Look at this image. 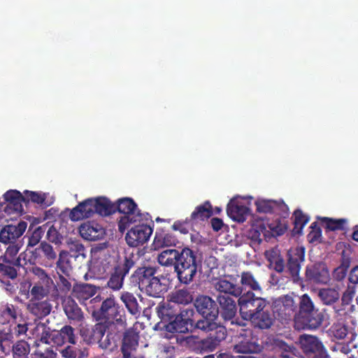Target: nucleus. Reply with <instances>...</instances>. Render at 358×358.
<instances>
[{
	"label": "nucleus",
	"mask_w": 358,
	"mask_h": 358,
	"mask_svg": "<svg viewBox=\"0 0 358 358\" xmlns=\"http://www.w3.org/2000/svg\"><path fill=\"white\" fill-rule=\"evenodd\" d=\"M157 259L162 266H174L180 281L185 284L192 281L197 271L195 257L189 248H184L180 252L174 249L165 250Z\"/></svg>",
	"instance_id": "nucleus-1"
},
{
	"label": "nucleus",
	"mask_w": 358,
	"mask_h": 358,
	"mask_svg": "<svg viewBox=\"0 0 358 358\" xmlns=\"http://www.w3.org/2000/svg\"><path fill=\"white\" fill-rule=\"evenodd\" d=\"M115 207L105 197L88 199L73 208L70 213L73 221H78L92 216L94 213L108 215L113 213Z\"/></svg>",
	"instance_id": "nucleus-2"
},
{
	"label": "nucleus",
	"mask_w": 358,
	"mask_h": 358,
	"mask_svg": "<svg viewBox=\"0 0 358 358\" xmlns=\"http://www.w3.org/2000/svg\"><path fill=\"white\" fill-rule=\"evenodd\" d=\"M157 312L164 322L159 324L169 333H186L188 331L189 323L191 321L192 310H185L178 315H174L169 306L160 305Z\"/></svg>",
	"instance_id": "nucleus-3"
},
{
	"label": "nucleus",
	"mask_w": 358,
	"mask_h": 358,
	"mask_svg": "<svg viewBox=\"0 0 358 358\" xmlns=\"http://www.w3.org/2000/svg\"><path fill=\"white\" fill-rule=\"evenodd\" d=\"M286 230L287 224L284 220L259 218L254 221L249 231V236L253 241L261 242L263 239L280 236Z\"/></svg>",
	"instance_id": "nucleus-4"
},
{
	"label": "nucleus",
	"mask_w": 358,
	"mask_h": 358,
	"mask_svg": "<svg viewBox=\"0 0 358 358\" xmlns=\"http://www.w3.org/2000/svg\"><path fill=\"white\" fill-rule=\"evenodd\" d=\"M117 208L124 215L120 218L118 227L123 233L132 224H137L148 219L147 214L141 213L136 203L130 198H122L117 201Z\"/></svg>",
	"instance_id": "nucleus-5"
},
{
	"label": "nucleus",
	"mask_w": 358,
	"mask_h": 358,
	"mask_svg": "<svg viewBox=\"0 0 358 358\" xmlns=\"http://www.w3.org/2000/svg\"><path fill=\"white\" fill-rule=\"evenodd\" d=\"M252 196H235L229 201L227 206V213L234 221L243 222L250 214L249 205Z\"/></svg>",
	"instance_id": "nucleus-6"
},
{
	"label": "nucleus",
	"mask_w": 358,
	"mask_h": 358,
	"mask_svg": "<svg viewBox=\"0 0 358 358\" xmlns=\"http://www.w3.org/2000/svg\"><path fill=\"white\" fill-rule=\"evenodd\" d=\"M154 274V268H145L139 278V287L149 296L159 297L160 294L166 290V286L162 283L159 279L155 276Z\"/></svg>",
	"instance_id": "nucleus-7"
},
{
	"label": "nucleus",
	"mask_w": 358,
	"mask_h": 358,
	"mask_svg": "<svg viewBox=\"0 0 358 358\" xmlns=\"http://www.w3.org/2000/svg\"><path fill=\"white\" fill-rule=\"evenodd\" d=\"M113 261V258L105 250H92L89 264L90 273L94 277L101 278L110 268Z\"/></svg>",
	"instance_id": "nucleus-8"
},
{
	"label": "nucleus",
	"mask_w": 358,
	"mask_h": 358,
	"mask_svg": "<svg viewBox=\"0 0 358 358\" xmlns=\"http://www.w3.org/2000/svg\"><path fill=\"white\" fill-rule=\"evenodd\" d=\"M266 301L260 297H255L254 293L248 292L238 299L240 314L243 319L248 320L255 311L264 310Z\"/></svg>",
	"instance_id": "nucleus-9"
},
{
	"label": "nucleus",
	"mask_w": 358,
	"mask_h": 358,
	"mask_svg": "<svg viewBox=\"0 0 358 358\" xmlns=\"http://www.w3.org/2000/svg\"><path fill=\"white\" fill-rule=\"evenodd\" d=\"M132 227L127 233L125 240L130 247L143 245L149 240L152 229L143 221Z\"/></svg>",
	"instance_id": "nucleus-10"
},
{
	"label": "nucleus",
	"mask_w": 358,
	"mask_h": 358,
	"mask_svg": "<svg viewBox=\"0 0 358 358\" xmlns=\"http://www.w3.org/2000/svg\"><path fill=\"white\" fill-rule=\"evenodd\" d=\"M133 265V261L128 257H124L120 259L119 264L115 266V272L108 282V287L114 290L120 289L122 287L124 276Z\"/></svg>",
	"instance_id": "nucleus-11"
},
{
	"label": "nucleus",
	"mask_w": 358,
	"mask_h": 358,
	"mask_svg": "<svg viewBox=\"0 0 358 358\" xmlns=\"http://www.w3.org/2000/svg\"><path fill=\"white\" fill-rule=\"evenodd\" d=\"M79 332L85 343L92 344L101 339L105 334V327L100 323L96 324L94 327H90L85 322H81L79 326Z\"/></svg>",
	"instance_id": "nucleus-12"
},
{
	"label": "nucleus",
	"mask_w": 358,
	"mask_h": 358,
	"mask_svg": "<svg viewBox=\"0 0 358 358\" xmlns=\"http://www.w3.org/2000/svg\"><path fill=\"white\" fill-rule=\"evenodd\" d=\"M3 197L6 201L4 207L6 213L10 214L12 212L21 213L23 211L22 203H26L25 194H22L17 190H8L4 194Z\"/></svg>",
	"instance_id": "nucleus-13"
},
{
	"label": "nucleus",
	"mask_w": 358,
	"mask_h": 358,
	"mask_svg": "<svg viewBox=\"0 0 358 358\" xmlns=\"http://www.w3.org/2000/svg\"><path fill=\"white\" fill-rule=\"evenodd\" d=\"M257 210L259 213H275L282 214L287 213V205L282 201H275L265 199H258L255 201Z\"/></svg>",
	"instance_id": "nucleus-14"
},
{
	"label": "nucleus",
	"mask_w": 358,
	"mask_h": 358,
	"mask_svg": "<svg viewBox=\"0 0 358 358\" xmlns=\"http://www.w3.org/2000/svg\"><path fill=\"white\" fill-rule=\"evenodd\" d=\"M304 249L296 247L289 250L288 252V268L296 281L298 279L300 271V263L303 261Z\"/></svg>",
	"instance_id": "nucleus-15"
},
{
	"label": "nucleus",
	"mask_w": 358,
	"mask_h": 358,
	"mask_svg": "<svg viewBox=\"0 0 358 358\" xmlns=\"http://www.w3.org/2000/svg\"><path fill=\"white\" fill-rule=\"evenodd\" d=\"M80 236L87 241H96L101 238L105 234L103 227L94 222H87L79 228Z\"/></svg>",
	"instance_id": "nucleus-16"
},
{
	"label": "nucleus",
	"mask_w": 358,
	"mask_h": 358,
	"mask_svg": "<svg viewBox=\"0 0 358 358\" xmlns=\"http://www.w3.org/2000/svg\"><path fill=\"white\" fill-rule=\"evenodd\" d=\"M27 224L25 222H20L17 225H7L0 232V241L8 243L20 237L25 231Z\"/></svg>",
	"instance_id": "nucleus-17"
},
{
	"label": "nucleus",
	"mask_w": 358,
	"mask_h": 358,
	"mask_svg": "<svg viewBox=\"0 0 358 358\" xmlns=\"http://www.w3.org/2000/svg\"><path fill=\"white\" fill-rule=\"evenodd\" d=\"M119 308L120 307L115 303L114 299L108 298L102 303L99 312L93 311L92 316L96 320L115 319L119 313Z\"/></svg>",
	"instance_id": "nucleus-18"
},
{
	"label": "nucleus",
	"mask_w": 358,
	"mask_h": 358,
	"mask_svg": "<svg viewBox=\"0 0 358 358\" xmlns=\"http://www.w3.org/2000/svg\"><path fill=\"white\" fill-rule=\"evenodd\" d=\"M194 306L201 315H212L213 317L218 315L215 302L209 296H199L196 299Z\"/></svg>",
	"instance_id": "nucleus-19"
},
{
	"label": "nucleus",
	"mask_w": 358,
	"mask_h": 358,
	"mask_svg": "<svg viewBox=\"0 0 358 358\" xmlns=\"http://www.w3.org/2000/svg\"><path fill=\"white\" fill-rule=\"evenodd\" d=\"M306 275L308 279L314 282L327 283L330 279L327 266L322 263L308 266Z\"/></svg>",
	"instance_id": "nucleus-20"
},
{
	"label": "nucleus",
	"mask_w": 358,
	"mask_h": 358,
	"mask_svg": "<svg viewBox=\"0 0 358 358\" xmlns=\"http://www.w3.org/2000/svg\"><path fill=\"white\" fill-rule=\"evenodd\" d=\"M299 344L303 351L309 355H314L324 350L319 340L313 336L304 334L299 338Z\"/></svg>",
	"instance_id": "nucleus-21"
},
{
	"label": "nucleus",
	"mask_w": 358,
	"mask_h": 358,
	"mask_svg": "<svg viewBox=\"0 0 358 358\" xmlns=\"http://www.w3.org/2000/svg\"><path fill=\"white\" fill-rule=\"evenodd\" d=\"M52 339H53V344L58 346H62L66 342L71 344L76 343L74 329L71 326H64L59 331L53 330Z\"/></svg>",
	"instance_id": "nucleus-22"
},
{
	"label": "nucleus",
	"mask_w": 358,
	"mask_h": 358,
	"mask_svg": "<svg viewBox=\"0 0 358 358\" xmlns=\"http://www.w3.org/2000/svg\"><path fill=\"white\" fill-rule=\"evenodd\" d=\"M314 312V306L310 297L307 294H303L300 301V312L299 316L296 318V324L303 319V324L308 325L311 321V316Z\"/></svg>",
	"instance_id": "nucleus-23"
},
{
	"label": "nucleus",
	"mask_w": 358,
	"mask_h": 358,
	"mask_svg": "<svg viewBox=\"0 0 358 358\" xmlns=\"http://www.w3.org/2000/svg\"><path fill=\"white\" fill-rule=\"evenodd\" d=\"M236 279L232 276H227L224 278L220 279L215 285V289L225 294H229L233 296H239L242 289L236 285Z\"/></svg>",
	"instance_id": "nucleus-24"
},
{
	"label": "nucleus",
	"mask_w": 358,
	"mask_h": 358,
	"mask_svg": "<svg viewBox=\"0 0 358 358\" xmlns=\"http://www.w3.org/2000/svg\"><path fill=\"white\" fill-rule=\"evenodd\" d=\"M248 320H250L252 325L259 329H268L271 327L274 321L272 314L264 310L255 311V314Z\"/></svg>",
	"instance_id": "nucleus-25"
},
{
	"label": "nucleus",
	"mask_w": 358,
	"mask_h": 358,
	"mask_svg": "<svg viewBox=\"0 0 358 358\" xmlns=\"http://www.w3.org/2000/svg\"><path fill=\"white\" fill-rule=\"evenodd\" d=\"M217 300L221 307V315L225 320H231L236 313L235 301L228 296L220 295Z\"/></svg>",
	"instance_id": "nucleus-26"
},
{
	"label": "nucleus",
	"mask_w": 358,
	"mask_h": 358,
	"mask_svg": "<svg viewBox=\"0 0 358 358\" xmlns=\"http://www.w3.org/2000/svg\"><path fill=\"white\" fill-rule=\"evenodd\" d=\"M96 293V287L89 284H80L76 285L73 289V295L80 303L90 299Z\"/></svg>",
	"instance_id": "nucleus-27"
},
{
	"label": "nucleus",
	"mask_w": 358,
	"mask_h": 358,
	"mask_svg": "<svg viewBox=\"0 0 358 358\" xmlns=\"http://www.w3.org/2000/svg\"><path fill=\"white\" fill-rule=\"evenodd\" d=\"M263 346L258 342L255 338L251 340L245 339L241 341L234 347V350L237 353H257L262 350Z\"/></svg>",
	"instance_id": "nucleus-28"
},
{
	"label": "nucleus",
	"mask_w": 358,
	"mask_h": 358,
	"mask_svg": "<svg viewBox=\"0 0 358 358\" xmlns=\"http://www.w3.org/2000/svg\"><path fill=\"white\" fill-rule=\"evenodd\" d=\"M24 194H25L26 203L31 201L45 206H50L53 203L52 197L42 192L25 190Z\"/></svg>",
	"instance_id": "nucleus-29"
},
{
	"label": "nucleus",
	"mask_w": 358,
	"mask_h": 358,
	"mask_svg": "<svg viewBox=\"0 0 358 358\" xmlns=\"http://www.w3.org/2000/svg\"><path fill=\"white\" fill-rule=\"evenodd\" d=\"M177 243L176 237L165 231H157L153 242L155 249L175 245Z\"/></svg>",
	"instance_id": "nucleus-30"
},
{
	"label": "nucleus",
	"mask_w": 358,
	"mask_h": 358,
	"mask_svg": "<svg viewBox=\"0 0 358 358\" xmlns=\"http://www.w3.org/2000/svg\"><path fill=\"white\" fill-rule=\"evenodd\" d=\"M64 312L69 319L80 321L83 320V314L77 303L71 299H66L64 302Z\"/></svg>",
	"instance_id": "nucleus-31"
},
{
	"label": "nucleus",
	"mask_w": 358,
	"mask_h": 358,
	"mask_svg": "<svg viewBox=\"0 0 358 358\" xmlns=\"http://www.w3.org/2000/svg\"><path fill=\"white\" fill-rule=\"evenodd\" d=\"M265 256L269 262L270 268L278 272H282L283 271L284 262L278 249L273 248L266 251Z\"/></svg>",
	"instance_id": "nucleus-32"
},
{
	"label": "nucleus",
	"mask_w": 358,
	"mask_h": 358,
	"mask_svg": "<svg viewBox=\"0 0 358 358\" xmlns=\"http://www.w3.org/2000/svg\"><path fill=\"white\" fill-rule=\"evenodd\" d=\"M32 336L40 337L41 341L46 344H53V330H50L44 324L38 322L36 324L32 330Z\"/></svg>",
	"instance_id": "nucleus-33"
},
{
	"label": "nucleus",
	"mask_w": 358,
	"mask_h": 358,
	"mask_svg": "<svg viewBox=\"0 0 358 358\" xmlns=\"http://www.w3.org/2000/svg\"><path fill=\"white\" fill-rule=\"evenodd\" d=\"M29 310L38 317H44L50 314L52 306L48 301H36L31 300L28 305Z\"/></svg>",
	"instance_id": "nucleus-34"
},
{
	"label": "nucleus",
	"mask_w": 358,
	"mask_h": 358,
	"mask_svg": "<svg viewBox=\"0 0 358 358\" xmlns=\"http://www.w3.org/2000/svg\"><path fill=\"white\" fill-rule=\"evenodd\" d=\"M17 317V310L12 304H2L0 307V323L7 324L14 322Z\"/></svg>",
	"instance_id": "nucleus-35"
},
{
	"label": "nucleus",
	"mask_w": 358,
	"mask_h": 358,
	"mask_svg": "<svg viewBox=\"0 0 358 358\" xmlns=\"http://www.w3.org/2000/svg\"><path fill=\"white\" fill-rule=\"evenodd\" d=\"M203 319L196 322V327L204 331H213L217 327V322H215L217 317H213L212 315H202Z\"/></svg>",
	"instance_id": "nucleus-36"
},
{
	"label": "nucleus",
	"mask_w": 358,
	"mask_h": 358,
	"mask_svg": "<svg viewBox=\"0 0 358 358\" xmlns=\"http://www.w3.org/2000/svg\"><path fill=\"white\" fill-rule=\"evenodd\" d=\"M120 298L131 314L136 315L139 313L137 301L133 294L124 292Z\"/></svg>",
	"instance_id": "nucleus-37"
},
{
	"label": "nucleus",
	"mask_w": 358,
	"mask_h": 358,
	"mask_svg": "<svg viewBox=\"0 0 358 358\" xmlns=\"http://www.w3.org/2000/svg\"><path fill=\"white\" fill-rule=\"evenodd\" d=\"M320 299L325 304H331L335 303L340 297V294L336 289H322L319 292Z\"/></svg>",
	"instance_id": "nucleus-38"
},
{
	"label": "nucleus",
	"mask_w": 358,
	"mask_h": 358,
	"mask_svg": "<svg viewBox=\"0 0 358 358\" xmlns=\"http://www.w3.org/2000/svg\"><path fill=\"white\" fill-rule=\"evenodd\" d=\"M211 215V205L207 201L196 208L192 213V217L194 220H204L208 218Z\"/></svg>",
	"instance_id": "nucleus-39"
},
{
	"label": "nucleus",
	"mask_w": 358,
	"mask_h": 358,
	"mask_svg": "<svg viewBox=\"0 0 358 358\" xmlns=\"http://www.w3.org/2000/svg\"><path fill=\"white\" fill-rule=\"evenodd\" d=\"M51 288L50 285H45L38 282L31 289V300H40L46 296Z\"/></svg>",
	"instance_id": "nucleus-40"
},
{
	"label": "nucleus",
	"mask_w": 358,
	"mask_h": 358,
	"mask_svg": "<svg viewBox=\"0 0 358 358\" xmlns=\"http://www.w3.org/2000/svg\"><path fill=\"white\" fill-rule=\"evenodd\" d=\"M193 300L191 293L186 289H180L173 294L171 301L179 304H188Z\"/></svg>",
	"instance_id": "nucleus-41"
},
{
	"label": "nucleus",
	"mask_w": 358,
	"mask_h": 358,
	"mask_svg": "<svg viewBox=\"0 0 358 358\" xmlns=\"http://www.w3.org/2000/svg\"><path fill=\"white\" fill-rule=\"evenodd\" d=\"M66 235L63 229L60 228L59 231L55 225L50 227L47 232L48 239L55 244L60 243Z\"/></svg>",
	"instance_id": "nucleus-42"
},
{
	"label": "nucleus",
	"mask_w": 358,
	"mask_h": 358,
	"mask_svg": "<svg viewBox=\"0 0 358 358\" xmlns=\"http://www.w3.org/2000/svg\"><path fill=\"white\" fill-rule=\"evenodd\" d=\"M294 231L296 233H300L303 227L308 223V217L301 210H297L294 213Z\"/></svg>",
	"instance_id": "nucleus-43"
},
{
	"label": "nucleus",
	"mask_w": 358,
	"mask_h": 358,
	"mask_svg": "<svg viewBox=\"0 0 358 358\" xmlns=\"http://www.w3.org/2000/svg\"><path fill=\"white\" fill-rule=\"evenodd\" d=\"M241 283L243 286L248 287L255 291L261 289L258 282L254 276L249 272H244L241 275Z\"/></svg>",
	"instance_id": "nucleus-44"
},
{
	"label": "nucleus",
	"mask_w": 358,
	"mask_h": 358,
	"mask_svg": "<svg viewBox=\"0 0 358 358\" xmlns=\"http://www.w3.org/2000/svg\"><path fill=\"white\" fill-rule=\"evenodd\" d=\"M138 344V335L133 331H128L123 339L122 345L136 350Z\"/></svg>",
	"instance_id": "nucleus-45"
},
{
	"label": "nucleus",
	"mask_w": 358,
	"mask_h": 358,
	"mask_svg": "<svg viewBox=\"0 0 358 358\" xmlns=\"http://www.w3.org/2000/svg\"><path fill=\"white\" fill-rule=\"evenodd\" d=\"M279 304H282L283 310L286 315H291L294 310L295 303L292 297L289 296H285L279 299Z\"/></svg>",
	"instance_id": "nucleus-46"
},
{
	"label": "nucleus",
	"mask_w": 358,
	"mask_h": 358,
	"mask_svg": "<svg viewBox=\"0 0 358 358\" xmlns=\"http://www.w3.org/2000/svg\"><path fill=\"white\" fill-rule=\"evenodd\" d=\"M322 223L330 230H337L343 227L344 220H334L328 217L320 218Z\"/></svg>",
	"instance_id": "nucleus-47"
},
{
	"label": "nucleus",
	"mask_w": 358,
	"mask_h": 358,
	"mask_svg": "<svg viewBox=\"0 0 358 358\" xmlns=\"http://www.w3.org/2000/svg\"><path fill=\"white\" fill-rule=\"evenodd\" d=\"M32 271L33 273L39 278L40 281L38 282L45 285H52L53 282L52 279L47 275L43 269L36 267L34 268Z\"/></svg>",
	"instance_id": "nucleus-48"
},
{
	"label": "nucleus",
	"mask_w": 358,
	"mask_h": 358,
	"mask_svg": "<svg viewBox=\"0 0 358 358\" xmlns=\"http://www.w3.org/2000/svg\"><path fill=\"white\" fill-rule=\"evenodd\" d=\"M311 230L308 235V241L310 243H319L321 239V231L315 224L311 225Z\"/></svg>",
	"instance_id": "nucleus-49"
},
{
	"label": "nucleus",
	"mask_w": 358,
	"mask_h": 358,
	"mask_svg": "<svg viewBox=\"0 0 358 358\" xmlns=\"http://www.w3.org/2000/svg\"><path fill=\"white\" fill-rule=\"evenodd\" d=\"M0 275L13 279L16 277L17 272L13 267L7 264H0Z\"/></svg>",
	"instance_id": "nucleus-50"
},
{
	"label": "nucleus",
	"mask_w": 358,
	"mask_h": 358,
	"mask_svg": "<svg viewBox=\"0 0 358 358\" xmlns=\"http://www.w3.org/2000/svg\"><path fill=\"white\" fill-rule=\"evenodd\" d=\"M13 351L19 357L24 356L29 352V345L25 342H18L14 346Z\"/></svg>",
	"instance_id": "nucleus-51"
},
{
	"label": "nucleus",
	"mask_w": 358,
	"mask_h": 358,
	"mask_svg": "<svg viewBox=\"0 0 358 358\" xmlns=\"http://www.w3.org/2000/svg\"><path fill=\"white\" fill-rule=\"evenodd\" d=\"M348 268L346 266L341 265L334 270L333 278L337 280H341L345 277Z\"/></svg>",
	"instance_id": "nucleus-52"
},
{
	"label": "nucleus",
	"mask_w": 358,
	"mask_h": 358,
	"mask_svg": "<svg viewBox=\"0 0 358 358\" xmlns=\"http://www.w3.org/2000/svg\"><path fill=\"white\" fill-rule=\"evenodd\" d=\"M172 229L175 231H179L181 234H187L188 227L185 222L177 221L172 225Z\"/></svg>",
	"instance_id": "nucleus-53"
},
{
	"label": "nucleus",
	"mask_w": 358,
	"mask_h": 358,
	"mask_svg": "<svg viewBox=\"0 0 358 358\" xmlns=\"http://www.w3.org/2000/svg\"><path fill=\"white\" fill-rule=\"evenodd\" d=\"M61 354L64 358H76L77 351L73 350L71 346L66 347L65 349L62 350Z\"/></svg>",
	"instance_id": "nucleus-54"
},
{
	"label": "nucleus",
	"mask_w": 358,
	"mask_h": 358,
	"mask_svg": "<svg viewBox=\"0 0 358 358\" xmlns=\"http://www.w3.org/2000/svg\"><path fill=\"white\" fill-rule=\"evenodd\" d=\"M31 286V283L29 280H24L20 285V291L27 298L29 297V292L31 293L30 288Z\"/></svg>",
	"instance_id": "nucleus-55"
},
{
	"label": "nucleus",
	"mask_w": 358,
	"mask_h": 358,
	"mask_svg": "<svg viewBox=\"0 0 358 358\" xmlns=\"http://www.w3.org/2000/svg\"><path fill=\"white\" fill-rule=\"evenodd\" d=\"M355 290L353 287H348V289L343 293V301L348 303L353 297Z\"/></svg>",
	"instance_id": "nucleus-56"
},
{
	"label": "nucleus",
	"mask_w": 358,
	"mask_h": 358,
	"mask_svg": "<svg viewBox=\"0 0 358 358\" xmlns=\"http://www.w3.org/2000/svg\"><path fill=\"white\" fill-rule=\"evenodd\" d=\"M41 231L40 229H37L36 230H35L33 233L31 238H30L29 244L31 245H36L41 238Z\"/></svg>",
	"instance_id": "nucleus-57"
},
{
	"label": "nucleus",
	"mask_w": 358,
	"mask_h": 358,
	"mask_svg": "<svg viewBox=\"0 0 358 358\" xmlns=\"http://www.w3.org/2000/svg\"><path fill=\"white\" fill-rule=\"evenodd\" d=\"M349 279L354 284L358 283V266L351 271Z\"/></svg>",
	"instance_id": "nucleus-58"
},
{
	"label": "nucleus",
	"mask_w": 358,
	"mask_h": 358,
	"mask_svg": "<svg viewBox=\"0 0 358 358\" xmlns=\"http://www.w3.org/2000/svg\"><path fill=\"white\" fill-rule=\"evenodd\" d=\"M211 225L214 230L219 231L222 227L223 222L219 218H213L211 220Z\"/></svg>",
	"instance_id": "nucleus-59"
},
{
	"label": "nucleus",
	"mask_w": 358,
	"mask_h": 358,
	"mask_svg": "<svg viewBox=\"0 0 358 358\" xmlns=\"http://www.w3.org/2000/svg\"><path fill=\"white\" fill-rule=\"evenodd\" d=\"M121 350H122V355H123V358H131V353L135 350H134L132 348H130L128 346L126 347V346L122 345Z\"/></svg>",
	"instance_id": "nucleus-60"
},
{
	"label": "nucleus",
	"mask_w": 358,
	"mask_h": 358,
	"mask_svg": "<svg viewBox=\"0 0 358 358\" xmlns=\"http://www.w3.org/2000/svg\"><path fill=\"white\" fill-rule=\"evenodd\" d=\"M29 329L30 332L32 334L33 329H29L25 324H18L17 327L16 331L19 336L24 334Z\"/></svg>",
	"instance_id": "nucleus-61"
},
{
	"label": "nucleus",
	"mask_w": 358,
	"mask_h": 358,
	"mask_svg": "<svg viewBox=\"0 0 358 358\" xmlns=\"http://www.w3.org/2000/svg\"><path fill=\"white\" fill-rule=\"evenodd\" d=\"M18 252V248L15 245L9 246L6 252V256H15Z\"/></svg>",
	"instance_id": "nucleus-62"
},
{
	"label": "nucleus",
	"mask_w": 358,
	"mask_h": 358,
	"mask_svg": "<svg viewBox=\"0 0 358 358\" xmlns=\"http://www.w3.org/2000/svg\"><path fill=\"white\" fill-rule=\"evenodd\" d=\"M56 354L53 350L48 349L44 353L40 354L41 358H55Z\"/></svg>",
	"instance_id": "nucleus-63"
},
{
	"label": "nucleus",
	"mask_w": 358,
	"mask_h": 358,
	"mask_svg": "<svg viewBox=\"0 0 358 358\" xmlns=\"http://www.w3.org/2000/svg\"><path fill=\"white\" fill-rule=\"evenodd\" d=\"M76 351L78 358H85L88 356V351L86 348L78 349Z\"/></svg>",
	"instance_id": "nucleus-64"
}]
</instances>
